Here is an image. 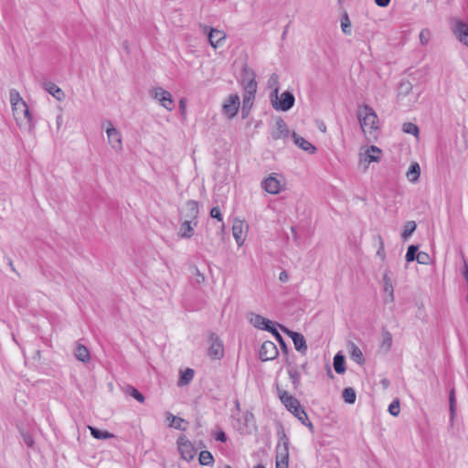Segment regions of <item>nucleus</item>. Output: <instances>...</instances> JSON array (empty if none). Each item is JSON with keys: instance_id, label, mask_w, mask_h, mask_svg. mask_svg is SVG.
Listing matches in <instances>:
<instances>
[{"instance_id": "7c9ffc66", "label": "nucleus", "mask_w": 468, "mask_h": 468, "mask_svg": "<svg viewBox=\"0 0 468 468\" xmlns=\"http://www.w3.org/2000/svg\"><path fill=\"white\" fill-rule=\"evenodd\" d=\"M417 228V224L415 221H407L404 225V229L401 234V238L403 240H407L412 233L415 231Z\"/></svg>"}, {"instance_id": "338daca9", "label": "nucleus", "mask_w": 468, "mask_h": 468, "mask_svg": "<svg viewBox=\"0 0 468 468\" xmlns=\"http://www.w3.org/2000/svg\"><path fill=\"white\" fill-rule=\"evenodd\" d=\"M235 406H236L237 410H239V409H240V405H239V400H236V401H235Z\"/></svg>"}, {"instance_id": "f704fd0d", "label": "nucleus", "mask_w": 468, "mask_h": 468, "mask_svg": "<svg viewBox=\"0 0 468 468\" xmlns=\"http://www.w3.org/2000/svg\"><path fill=\"white\" fill-rule=\"evenodd\" d=\"M289 453L276 452V468H288Z\"/></svg>"}, {"instance_id": "20e7f679", "label": "nucleus", "mask_w": 468, "mask_h": 468, "mask_svg": "<svg viewBox=\"0 0 468 468\" xmlns=\"http://www.w3.org/2000/svg\"><path fill=\"white\" fill-rule=\"evenodd\" d=\"M150 96L156 100L167 111H173L175 103L172 95L169 91L164 90L162 87L152 88L149 91Z\"/></svg>"}, {"instance_id": "6e6d98bb", "label": "nucleus", "mask_w": 468, "mask_h": 468, "mask_svg": "<svg viewBox=\"0 0 468 468\" xmlns=\"http://www.w3.org/2000/svg\"><path fill=\"white\" fill-rule=\"evenodd\" d=\"M216 440L218 441H221V442H225L227 441V435L224 431H219L217 436H216Z\"/></svg>"}, {"instance_id": "f8f14e48", "label": "nucleus", "mask_w": 468, "mask_h": 468, "mask_svg": "<svg viewBox=\"0 0 468 468\" xmlns=\"http://www.w3.org/2000/svg\"><path fill=\"white\" fill-rule=\"evenodd\" d=\"M210 346L208 356L213 359H220L224 356V346L221 340L216 334L210 335Z\"/></svg>"}, {"instance_id": "4d7b16f0", "label": "nucleus", "mask_w": 468, "mask_h": 468, "mask_svg": "<svg viewBox=\"0 0 468 468\" xmlns=\"http://www.w3.org/2000/svg\"><path fill=\"white\" fill-rule=\"evenodd\" d=\"M400 88L403 89L406 93H408L411 90L412 86L410 82L406 81L400 83Z\"/></svg>"}, {"instance_id": "dca6fc26", "label": "nucleus", "mask_w": 468, "mask_h": 468, "mask_svg": "<svg viewBox=\"0 0 468 468\" xmlns=\"http://www.w3.org/2000/svg\"><path fill=\"white\" fill-rule=\"evenodd\" d=\"M289 135V130L287 124L282 118H278L275 122V128L271 132V137L273 140L284 139Z\"/></svg>"}, {"instance_id": "473e14b6", "label": "nucleus", "mask_w": 468, "mask_h": 468, "mask_svg": "<svg viewBox=\"0 0 468 468\" xmlns=\"http://www.w3.org/2000/svg\"><path fill=\"white\" fill-rule=\"evenodd\" d=\"M244 93L256 94L257 92V82L254 78H250L243 82Z\"/></svg>"}, {"instance_id": "2f4dec72", "label": "nucleus", "mask_w": 468, "mask_h": 468, "mask_svg": "<svg viewBox=\"0 0 468 468\" xmlns=\"http://www.w3.org/2000/svg\"><path fill=\"white\" fill-rule=\"evenodd\" d=\"M341 29L345 35L350 36L352 33L351 22L346 11L342 14L341 16Z\"/></svg>"}, {"instance_id": "ea45409f", "label": "nucleus", "mask_w": 468, "mask_h": 468, "mask_svg": "<svg viewBox=\"0 0 468 468\" xmlns=\"http://www.w3.org/2000/svg\"><path fill=\"white\" fill-rule=\"evenodd\" d=\"M126 393L135 399L138 402H144V396L137 388L130 386L127 388Z\"/></svg>"}, {"instance_id": "6e6552de", "label": "nucleus", "mask_w": 468, "mask_h": 468, "mask_svg": "<svg viewBox=\"0 0 468 468\" xmlns=\"http://www.w3.org/2000/svg\"><path fill=\"white\" fill-rule=\"evenodd\" d=\"M14 117L18 123V125H22L23 122L25 124H30L32 122V115L29 112L28 106L26 103H19L18 105L12 108Z\"/></svg>"}, {"instance_id": "aec40b11", "label": "nucleus", "mask_w": 468, "mask_h": 468, "mask_svg": "<svg viewBox=\"0 0 468 468\" xmlns=\"http://www.w3.org/2000/svg\"><path fill=\"white\" fill-rule=\"evenodd\" d=\"M165 416H166V420L169 421L170 427H174L175 429L179 430V431L186 430V421L184 419H182L180 417L174 416L170 412H166Z\"/></svg>"}, {"instance_id": "4468645a", "label": "nucleus", "mask_w": 468, "mask_h": 468, "mask_svg": "<svg viewBox=\"0 0 468 468\" xmlns=\"http://www.w3.org/2000/svg\"><path fill=\"white\" fill-rule=\"evenodd\" d=\"M278 348L271 341H265L262 343L260 349V359L262 361H269L274 359L278 356Z\"/></svg>"}, {"instance_id": "cd10ccee", "label": "nucleus", "mask_w": 468, "mask_h": 468, "mask_svg": "<svg viewBox=\"0 0 468 468\" xmlns=\"http://www.w3.org/2000/svg\"><path fill=\"white\" fill-rule=\"evenodd\" d=\"M383 282H384L385 292L388 293V295L389 297V301L393 302L394 301L393 285H392L391 280L388 276V273L387 271L383 275Z\"/></svg>"}, {"instance_id": "680f3d73", "label": "nucleus", "mask_w": 468, "mask_h": 468, "mask_svg": "<svg viewBox=\"0 0 468 468\" xmlns=\"http://www.w3.org/2000/svg\"><path fill=\"white\" fill-rule=\"evenodd\" d=\"M380 384L384 389H387L389 387V380L388 378H383L380 380Z\"/></svg>"}, {"instance_id": "bb28decb", "label": "nucleus", "mask_w": 468, "mask_h": 468, "mask_svg": "<svg viewBox=\"0 0 468 468\" xmlns=\"http://www.w3.org/2000/svg\"><path fill=\"white\" fill-rule=\"evenodd\" d=\"M89 430L90 431V434L98 440H107L112 439L114 437V434L107 431H101L95 427L88 426Z\"/></svg>"}, {"instance_id": "a211bd4d", "label": "nucleus", "mask_w": 468, "mask_h": 468, "mask_svg": "<svg viewBox=\"0 0 468 468\" xmlns=\"http://www.w3.org/2000/svg\"><path fill=\"white\" fill-rule=\"evenodd\" d=\"M292 137L293 139L294 144L303 151L308 152L310 154H314L316 151L315 146H314L310 142L305 140L303 137L299 136L296 133H292Z\"/></svg>"}, {"instance_id": "0eeeda50", "label": "nucleus", "mask_w": 468, "mask_h": 468, "mask_svg": "<svg viewBox=\"0 0 468 468\" xmlns=\"http://www.w3.org/2000/svg\"><path fill=\"white\" fill-rule=\"evenodd\" d=\"M177 448L182 459L187 462L194 459L196 455V450L191 441L186 439L185 435H182L178 438Z\"/></svg>"}, {"instance_id": "f3484780", "label": "nucleus", "mask_w": 468, "mask_h": 468, "mask_svg": "<svg viewBox=\"0 0 468 468\" xmlns=\"http://www.w3.org/2000/svg\"><path fill=\"white\" fill-rule=\"evenodd\" d=\"M277 436L279 441L276 446V452L289 453L290 441L282 427L278 431Z\"/></svg>"}, {"instance_id": "79ce46f5", "label": "nucleus", "mask_w": 468, "mask_h": 468, "mask_svg": "<svg viewBox=\"0 0 468 468\" xmlns=\"http://www.w3.org/2000/svg\"><path fill=\"white\" fill-rule=\"evenodd\" d=\"M417 254H418V246L417 245L409 246L406 256H405L406 261L408 262L417 261Z\"/></svg>"}, {"instance_id": "bf43d9fd", "label": "nucleus", "mask_w": 468, "mask_h": 468, "mask_svg": "<svg viewBox=\"0 0 468 468\" xmlns=\"http://www.w3.org/2000/svg\"><path fill=\"white\" fill-rule=\"evenodd\" d=\"M304 426L308 427V429L312 431V432H314V427L313 425V423L308 420H303V422H302Z\"/></svg>"}, {"instance_id": "e2e57ef3", "label": "nucleus", "mask_w": 468, "mask_h": 468, "mask_svg": "<svg viewBox=\"0 0 468 468\" xmlns=\"http://www.w3.org/2000/svg\"><path fill=\"white\" fill-rule=\"evenodd\" d=\"M271 326H274V324L271 321V324L266 323V324H264L261 329L269 331L271 330Z\"/></svg>"}, {"instance_id": "c756f323", "label": "nucleus", "mask_w": 468, "mask_h": 468, "mask_svg": "<svg viewBox=\"0 0 468 468\" xmlns=\"http://www.w3.org/2000/svg\"><path fill=\"white\" fill-rule=\"evenodd\" d=\"M334 368L337 374H343L346 371L345 357L341 354H336L334 357Z\"/></svg>"}, {"instance_id": "13d9d810", "label": "nucleus", "mask_w": 468, "mask_h": 468, "mask_svg": "<svg viewBox=\"0 0 468 468\" xmlns=\"http://www.w3.org/2000/svg\"><path fill=\"white\" fill-rule=\"evenodd\" d=\"M279 280L282 282H286L289 280V275L286 271H281L279 275Z\"/></svg>"}, {"instance_id": "423d86ee", "label": "nucleus", "mask_w": 468, "mask_h": 468, "mask_svg": "<svg viewBox=\"0 0 468 468\" xmlns=\"http://www.w3.org/2000/svg\"><path fill=\"white\" fill-rule=\"evenodd\" d=\"M201 27L203 29V32L205 34H207V38L211 47L217 48L223 45V42L226 39V34L224 31L209 27L205 25H201Z\"/></svg>"}, {"instance_id": "603ef678", "label": "nucleus", "mask_w": 468, "mask_h": 468, "mask_svg": "<svg viewBox=\"0 0 468 468\" xmlns=\"http://www.w3.org/2000/svg\"><path fill=\"white\" fill-rule=\"evenodd\" d=\"M244 420L246 422L247 425H253L255 424V418H254V415L251 411H247L245 414H244Z\"/></svg>"}, {"instance_id": "9d476101", "label": "nucleus", "mask_w": 468, "mask_h": 468, "mask_svg": "<svg viewBox=\"0 0 468 468\" xmlns=\"http://www.w3.org/2000/svg\"><path fill=\"white\" fill-rule=\"evenodd\" d=\"M239 105H240L239 96L237 94L229 95L228 100L223 104L224 114L229 119L235 117L238 113Z\"/></svg>"}, {"instance_id": "09e8293b", "label": "nucleus", "mask_w": 468, "mask_h": 468, "mask_svg": "<svg viewBox=\"0 0 468 468\" xmlns=\"http://www.w3.org/2000/svg\"><path fill=\"white\" fill-rule=\"evenodd\" d=\"M279 76L276 73H272L268 80L269 88L275 89L278 87Z\"/></svg>"}, {"instance_id": "58836bf2", "label": "nucleus", "mask_w": 468, "mask_h": 468, "mask_svg": "<svg viewBox=\"0 0 468 468\" xmlns=\"http://www.w3.org/2000/svg\"><path fill=\"white\" fill-rule=\"evenodd\" d=\"M194 378V370L191 368L186 369L184 372H182L180 379H179V385H186L188 384Z\"/></svg>"}, {"instance_id": "5fc2aeb1", "label": "nucleus", "mask_w": 468, "mask_h": 468, "mask_svg": "<svg viewBox=\"0 0 468 468\" xmlns=\"http://www.w3.org/2000/svg\"><path fill=\"white\" fill-rule=\"evenodd\" d=\"M276 333V340L280 343L281 346H282V349L283 352H287V346H286V344H285V341L284 339L282 338V336L280 335V333L278 331H275Z\"/></svg>"}, {"instance_id": "72a5a7b5", "label": "nucleus", "mask_w": 468, "mask_h": 468, "mask_svg": "<svg viewBox=\"0 0 468 468\" xmlns=\"http://www.w3.org/2000/svg\"><path fill=\"white\" fill-rule=\"evenodd\" d=\"M342 398L345 402L348 404H354L356 398L355 389L353 388H346L343 390Z\"/></svg>"}, {"instance_id": "0e129e2a", "label": "nucleus", "mask_w": 468, "mask_h": 468, "mask_svg": "<svg viewBox=\"0 0 468 468\" xmlns=\"http://www.w3.org/2000/svg\"><path fill=\"white\" fill-rule=\"evenodd\" d=\"M390 2H376V4L381 7H386Z\"/></svg>"}, {"instance_id": "b1692460", "label": "nucleus", "mask_w": 468, "mask_h": 468, "mask_svg": "<svg viewBox=\"0 0 468 468\" xmlns=\"http://www.w3.org/2000/svg\"><path fill=\"white\" fill-rule=\"evenodd\" d=\"M254 94L244 93L242 101V117L246 118L253 105Z\"/></svg>"}, {"instance_id": "5701e85b", "label": "nucleus", "mask_w": 468, "mask_h": 468, "mask_svg": "<svg viewBox=\"0 0 468 468\" xmlns=\"http://www.w3.org/2000/svg\"><path fill=\"white\" fill-rule=\"evenodd\" d=\"M349 352L351 358L359 365H363L365 363V359L363 357L362 351L360 348L355 345L354 343L349 344Z\"/></svg>"}, {"instance_id": "e433bc0d", "label": "nucleus", "mask_w": 468, "mask_h": 468, "mask_svg": "<svg viewBox=\"0 0 468 468\" xmlns=\"http://www.w3.org/2000/svg\"><path fill=\"white\" fill-rule=\"evenodd\" d=\"M250 323L259 329H261L264 324H271V320L260 315V314H252L250 318Z\"/></svg>"}, {"instance_id": "c85d7f7f", "label": "nucleus", "mask_w": 468, "mask_h": 468, "mask_svg": "<svg viewBox=\"0 0 468 468\" xmlns=\"http://www.w3.org/2000/svg\"><path fill=\"white\" fill-rule=\"evenodd\" d=\"M382 341L380 347L386 352L389 351L392 346V335L386 329L382 330Z\"/></svg>"}, {"instance_id": "f03ea898", "label": "nucleus", "mask_w": 468, "mask_h": 468, "mask_svg": "<svg viewBox=\"0 0 468 468\" xmlns=\"http://www.w3.org/2000/svg\"><path fill=\"white\" fill-rule=\"evenodd\" d=\"M279 397L285 408L301 422H303V420H308L307 413L301 407L300 401L296 398L290 395L287 391H280Z\"/></svg>"}, {"instance_id": "ddd939ff", "label": "nucleus", "mask_w": 468, "mask_h": 468, "mask_svg": "<svg viewBox=\"0 0 468 468\" xmlns=\"http://www.w3.org/2000/svg\"><path fill=\"white\" fill-rule=\"evenodd\" d=\"M106 133L108 136V143L117 152H120L122 149V135L120 132L113 127L111 122H109V126L106 129Z\"/></svg>"}, {"instance_id": "7ed1b4c3", "label": "nucleus", "mask_w": 468, "mask_h": 468, "mask_svg": "<svg viewBox=\"0 0 468 468\" xmlns=\"http://www.w3.org/2000/svg\"><path fill=\"white\" fill-rule=\"evenodd\" d=\"M279 87H276L271 95V105L276 111L287 112L294 105L295 98L291 91H283L278 97Z\"/></svg>"}, {"instance_id": "a18cd8bd", "label": "nucleus", "mask_w": 468, "mask_h": 468, "mask_svg": "<svg viewBox=\"0 0 468 468\" xmlns=\"http://www.w3.org/2000/svg\"><path fill=\"white\" fill-rule=\"evenodd\" d=\"M399 400L394 399L388 406V412L392 416H398L399 414Z\"/></svg>"}, {"instance_id": "37998d69", "label": "nucleus", "mask_w": 468, "mask_h": 468, "mask_svg": "<svg viewBox=\"0 0 468 468\" xmlns=\"http://www.w3.org/2000/svg\"><path fill=\"white\" fill-rule=\"evenodd\" d=\"M289 378L292 380L294 388H297L300 383V373L295 367L288 370Z\"/></svg>"}, {"instance_id": "69168bd1", "label": "nucleus", "mask_w": 468, "mask_h": 468, "mask_svg": "<svg viewBox=\"0 0 468 468\" xmlns=\"http://www.w3.org/2000/svg\"><path fill=\"white\" fill-rule=\"evenodd\" d=\"M275 331H277L275 326H271V330H269L268 332L271 333L274 336H276L277 335H276Z\"/></svg>"}, {"instance_id": "a19ab883", "label": "nucleus", "mask_w": 468, "mask_h": 468, "mask_svg": "<svg viewBox=\"0 0 468 468\" xmlns=\"http://www.w3.org/2000/svg\"><path fill=\"white\" fill-rule=\"evenodd\" d=\"M24 102H25V101L22 99L19 92L16 90L12 89L10 90V103H11L12 108L18 105L19 103H24Z\"/></svg>"}, {"instance_id": "f257e3e1", "label": "nucleus", "mask_w": 468, "mask_h": 468, "mask_svg": "<svg viewBox=\"0 0 468 468\" xmlns=\"http://www.w3.org/2000/svg\"><path fill=\"white\" fill-rule=\"evenodd\" d=\"M357 118L365 134L376 138L378 129V117L376 112L367 104H363L357 109Z\"/></svg>"}, {"instance_id": "4c0bfd02", "label": "nucleus", "mask_w": 468, "mask_h": 468, "mask_svg": "<svg viewBox=\"0 0 468 468\" xmlns=\"http://www.w3.org/2000/svg\"><path fill=\"white\" fill-rule=\"evenodd\" d=\"M198 460L201 465H212L214 463L213 455L208 451H202L199 453Z\"/></svg>"}, {"instance_id": "774afa93", "label": "nucleus", "mask_w": 468, "mask_h": 468, "mask_svg": "<svg viewBox=\"0 0 468 468\" xmlns=\"http://www.w3.org/2000/svg\"><path fill=\"white\" fill-rule=\"evenodd\" d=\"M254 468H265L262 464H258Z\"/></svg>"}, {"instance_id": "393cba45", "label": "nucleus", "mask_w": 468, "mask_h": 468, "mask_svg": "<svg viewBox=\"0 0 468 468\" xmlns=\"http://www.w3.org/2000/svg\"><path fill=\"white\" fill-rule=\"evenodd\" d=\"M420 176V167L418 163H413L410 165L406 176L410 182L415 183L419 180Z\"/></svg>"}, {"instance_id": "49530a36", "label": "nucleus", "mask_w": 468, "mask_h": 468, "mask_svg": "<svg viewBox=\"0 0 468 468\" xmlns=\"http://www.w3.org/2000/svg\"><path fill=\"white\" fill-rule=\"evenodd\" d=\"M431 261V257L424 251H420L417 254V261L420 264H428Z\"/></svg>"}, {"instance_id": "6ab92c4d", "label": "nucleus", "mask_w": 468, "mask_h": 468, "mask_svg": "<svg viewBox=\"0 0 468 468\" xmlns=\"http://www.w3.org/2000/svg\"><path fill=\"white\" fill-rule=\"evenodd\" d=\"M43 88L56 100L61 101L65 98L64 91L53 82H44Z\"/></svg>"}, {"instance_id": "de8ad7c7", "label": "nucleus", "mask_w": 468, "mask_h": 468, "mask_svg": "<svg viewBox=\"0 0 468 468\" xmlns=\"http://www.w3.org/2000/svg\"><path fill=\"white\" fill-rule=\"evenodd\" d=\"M449 403H450L451 415H452V418H453L454 413H455V393H454V388H452V390L450 391Z\"/></svg>"}, {"instance_id": "c9c22d12", "label": "nucleus", "mask_w": 468, "mask_h": 468, "mask_svg": "<svg viewBox=\"0 0 468 468\" xmlns=\"http://www.w3.org/2000/svg\"><path fill=\"white\" fill-rule=\"evenodd\" d=\"M381 153V150L375 146L371 145L367 150V157L368 158L369 162H378L379 161V154Z\"/></svg>"}, {"instance_id": "2eb2a0df", "label": "nucleus", "mask_w": 468, "mask_h": 468, "mask_svg": "<svg viewBox=\"0 0 468 468\" xmlns=\"http://www.w3.org/2000/svg\"><path fill=\"white\" fill-rule=\"evenodd\" d=\"M282 330L285 332L292 340L294 348L303 354H305L307 351V345L306 341L304 339V336L297 332L291 331L289 329H286L283 326H281Z\"/></svg>"}, {"instance_id": "8fccbe9b", "label": "nucleus", "mask_w": 468, "mask_h": 468, "mask_svg": "<svg viewBox=\"0 0 468 468\" xmlns=\"http://www.w3.org/2000/svg\"><path fill=\"white\" fill-rule=\"evenodd\" d=\"M378 239L379 241V247H378V250L377 251V255L381 259V260H384L385 259V249H384V242H383V239L381 238V236H378Z\"/></svg>"}, {"instance_id": "3c124183", "label": "nucleus", "mask_w": 468, "mask_h": 468, "mask_svg": "<svg viewBox=\"0 0 468 468\" xmlns=\"http://www.w3.org/2000/svg\"><path fill=\"white\" fill-rule=\"evenodd\" d=\"M430 31L428 29H422L420 33V40L422 45H425L429 41Z\"/></svg>"}, {"instance_id": "864d4df0", "label": "nucleus", "mask_w": 468, "mask_h": 468, "mask_svg": "<svg viewBox=\"0 0 468 468\" xmlns=\"http://www.w3.org/2000/svg\"><path fill=\"white\" fill-rule=\"evenodd\" d=\"M210 216L213 218H217L218 221H222L221 212L218 207H214L210 210Z\"/></svg>"}, {"instance_id": "052dcab7", "label": "nucleus", "mask_w": 468, "mask_h": 468, "mask_svg": "<svg viewBox=\"0 0 468 468\" xmlns=\"http://www.w3.org/2000/svg\"><path fill=\"white\" fill-rule=\"evenodd\" d=\"M179 109L181 113L184 115L186 113V101L184 99H181L179 101Z\"/></svg>"}, {"instance_id": "412c9836", "label": "nucleus", "mask_w": 468, "mask_h": 468, "mask_svg": "<svg viewBox=\"0 0 468 468\" xmlns=\"http://www.w3.org/2000/svg\"><path fill=\"white\" fill-rule=\"evenodd\" d=\"M243 226L242 221H235L232 226V234L238 246H241L244 242Z\"/></svg>"}, {"instance_id": "1a4fd4ad", "label": "nucleus", "mask_w": 468, "mask_h": 468, "mask_svg": "<svg viewBox=\"0 0 468 468\" xmlns=\"http://www.w3.org/2000/svg\"><path fill=\"white\" fill-rule=\"evenodd\" d=\"M180 214L186 220L194 221V226H197L199 214L198 203L195 200H187Z\"/></svg>"}, {"instance_id": "c03bdc74", "label": "nucleus", "mask_w": 468, "mask_h": 468, "mask_svg": "<svg viewBox=\"0 0 468 468\" xmlns=\"http://www.w3.org/2000/svg\"><path fill=\"white\" fill-rule=\"evenodd\" d=\"M402 131L409 134L418 135L419 128L412 122H405L402 126Z\"/></svg>"}, {"instance_id": "a878e982", "label": "nucleus", "mask_w": 468, "mask_h": 468, "mask_svg": "<svg viewBox=\"0 0 468 468\" xmlns=\"http://www.w3.org/2000/svg\"><path fill=\"white\" fill-rule=\"evenodd\" d=\"M75 356L78 360L86 363L90 361V352L88 348L80 344H78L75 349Z\"/></svg>"}, {"instance_id": "39448f33", "label": "nucleus", "mask_w": 468, "mask_h": 468, "mask_svg": "<svg viewBox=\"0 0 468 468\" xmlns=\"http://www.w3.org/2000/svg\"><path fill=\"white\" fill-rule=\"evenodd\" d=\"M451 28L458 41L468 47V23L458 17H452L451 19Z\"/></svg>"}, {"instance_id": "4be33fe9", "label": "nucleus", "mask_w": 468, "mask_h": 468, "mask_svg": "<svg viewBox=\"0 0 468 468\" xmlns=\"http://www.w3.org/2000/svg\"><path fill=\"white\" fill-rule=\"evenodd\" d=\"M194 221L192 220H184L180 226L179 236L181 238L189 239L194 235Z\"/></svg>"}, {"instance_id": "9b49d317", "label": "nucleus", "mask_w": 468, "mask_h": 468, "mask_svg": "<svg viewBox=\"0 0 468 468\" xmlns=\"http://www.w3.org/2000/svg\"><path fill=\"white\" fill-rule=\"evenodd\" d=\"M282 180L278 178L277 174H271L261 182V187L269 194L276 195L280 193Z\"/></svg>"}]
</instances>
